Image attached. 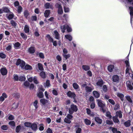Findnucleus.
Here are the masks:
<instances>
[{"label": "nucleus", "instance_id": "nucleus-41", "mask_svg": "<svg viewBox=\"0 0 133 133\" xmlns=\"http://www.w3.org/2000/svg\"><path fill=\"white\" fill-rule=\"evenodd\" d=\"M20 44L19 42L15 43L14 44V46L15 49H18L20 45Z\"/></svg>", "mask_w": 133, "mask_h": 133}, {"label": "nucleus", "instance_id": "nucleus-46", "mask_svg": "<svg viewBox=\"0 0 133 133\" xmlns=\"http://www.w3.org/2000/svg\"><path fill=\"white\" fill-rule=\"evenodd\" d=\"M21 35L23 39H26L27 38V36L26 35L24 34L23 33H21Z\"/></svg>", "mask_w": 133, "mask_h": 133}, {"label": "nucleus", "instance_id": "nucleus-8", "mask_svg": "<svg viewBox=\"0 0 133 133\" xmlns=\"http://www.w3.org/2000/svg\"><path fill=\"white\" fill-rule=\"evenodd\" d=\"M97 104L98 106L101 108H104L105 106V104L103 103L102 101L100 99H97Z\"/></svg>", "mask_w": 133, "mask_h": 133}, {"label": "nucleus", "instance_id": "nucleus-56", "mask_svg": "<svg viewBox=\"0 0 133 133\" xmlns=\"http://www.w3.org/2000/svg\"><path fill=\"white\" fill-rule=\"evenodd\" d=\"M0 57L2 58H4L6 57V55L3 52H0Z\"/></svg>", "mask_w": 133, "mask_h": 133}, {"label": "nucleus", "instance_id": "nucleus-33", "mask_svg": "<svg viewBox=\"0 0 133 133\" xmlns=\"http://www.w3.org/2000/svg\"><path fill=\"white\" fill-rule=\"evenodd\" d=\"M84 122L87 125H90L91 123L90 120L87 119H85L84 120Z\"/></svg>", "mask_w": 133, "mask_h": 133}, {"label": "nucleus", "instance_id": "nucleus-3", "mask_svg": "<svg viewBox=\"0 0 133 133\" xmlns=\"http://www.w3.org/2000/svg\"><path fill=\"white\" fill-rule=\"evenodd\" d=\"M61 29L63 33L65 32L66 29L67 31L68 32H70L72 31V29L71 27L67 24L61 26Z\"/></svg>", "mask_w": 133, "mask_h": 133}, {"label": "nucleus", "instance_id": "nucleus-35", "mask_svg": "<svg viewBox=\"0 0 133 133\" xmlns=\"http://www.w3.org/2000/svg\"><path fill=\"white\" fill-rule=\"evenodd\" d=\"M10 23L14 27H16L17 25V24L16 22L14 20H11L10 21Z\"/></svg>", "mask_w": 133, "mask_h": 133}, {"label": "nucleus", "instance_id": "nucleus-5", "mask_svg": "<svg viewBox=\"0 0 133 133\" xmlns=\"http://www.w3.org/2000/svg\"><path fill=\"white\" fill-rule=\"evenodd\" d=\"M56 6L57 8H58V14L60 15L62 14L63 13V11L60 3H56Z\"/></svg>", "mask_w": 133, "mask_h": 133}, {"label": "nucleus", "instance_id": "nucleus-26", "mask_svg": "<svg viewBox=\"0 0 133 133\" xmlns=\"http://www.w3.org/2000/svg\"><path fill=\"white\" fill-rule=\"evenodd\" d=\"M117 96L120 98V99L122 101H123L124 95L123 94L118 93L117 94Z\"/></svg>", "mask_w": 133, "mask_h": 133}, {"label": "nucleus", "instance_id": "nucleus-37", "mask_svg": "<svg viewBox=\"0 0 133 133\" xmlns=\"http://www.w3.org/2000/svg\"><path fill=\"white\" fill-rule=\"evenodd\" d=\"M3 10V12H5L6 13H9L10 12L8 8L7 7H4L2 8Z\"/></svg>", "mask_w": 133, "mask_h": 133}, {"label": "nucleus", "instance_id": "nucleus-1", "mask_svg": "<svg viewBox=\"0 0 133 133\" xmlns=\"http://www.w3.org/2000/svg\"><path fill=\"white\" fill-rule=\"evenodd\" d=\"M16 64L17 65H19L20 66L22 69H25V70H31L32 69V67L30 65L26 64L25 66V63L22 60L20 59L17 60V61Z\"/></svg>", "mask_w": 133, "mask_h": 133}, {"label": "nucleus", "instance_id": "nucleus-53", "mask_svg": "<svg viewBox=\"0 0 133 133\" xmlns=\"http://www.w3.org/2000/svg\"><path fill=\"white\" fill-rule=\"evenodd\" d=\"M16 8L17 9V11L19 13H20L22 11V8L20 6H19L17 7H16Z\"/></svg>", "mask_w": 133, "mask_h": 133}, {"label": "nucleus", "instance_id": "nucleus-54", "mask_svg": "<svg viewBox=\"0 0 133 133\" xmlns=\"http://www.w3.org/2000/svg\"><path fill=\"white\" fill-rule=\"evenodd\" d=\"M126 98L127 99L130 103H132V101L131 100V98L129 96H126Z\"/></svg>", "mask_w": 133, "mask_h": 133}, {"label": "nucleus", "instance_id": "nucleus-14", "mask_svg": "<svg viewBox=\"0 0 133 133\" xmlns=\"http://www.w3.org/2000/svg\"><path fill=\"white\" fill-rule=\"evenodd\" d=\"M28 51V52L30 54H33L34 53L35 51V47L33 46H31L29 49Z\"/></svg>", "mask_w": 133, "mask_h": 133}, {"label": "nucleus", "instance_id": "nucleus-15", "mask_svg": "<svg viewBox=\"0 0 133 133\" xmlns=\"http://www.w3.org/2000/svg\"><path fill=\"white\" fill-rule=\"evenodd\" d=\"M7 96L5 93H3L2 95L0 97V101L3 102L5 98H7Z\"/></svg>", "mask_w": 133, "mask_h": 133}, {"label": "nucleus", "instance_id": "nucleus-31", "mask_svg": "<svg viewBox=\"0 0 133 133\" xmlns=\"http://www.w3.org/2000/svg\"><path fill=\"white\" fill-rule=\"evenodd\" d=\"M130 121L128 120L127 121L125 122L124 123V125L126 127H128L130 125Z\"/></svg>", "mask_w": 133, "mask_h": 133}, {"label": "nucleus", "instance_id": "nucleus-48", "mask_svg": "<svg viewBox=\"0 0 133 133\" xmlns=\"http://www.w3.org/2000/svg\"><path fill=\"white\" fill-rule=\"evenodd\" d=\"M23 84L25 87H28L29 86L30 83L28 82L25 81L24 82Z\"/></svg>", "mask_w": 133, "mask_h": 133}, {"label": "nucleus", "instance_id": "nucleus-23", "mask_svg": "<svg viewBox=\"0 0 133 133\" xmlns=\"http://www.w3.org/2000/svg\"><path fill=\"white\" fill-rule=\"evenodd\" d=\"M50 10H45L44 13L45 17H48L50 14Z\"/></svg>", "mask_w": 133, "mask_h": 133}, {"label": "nucleus", "instance_id": "nucleus-16", "mask_svg": "<svg viewBox=\"0 0 133 133\" xmlns=\"http://www.w3.org/2000/svg\"><path fill=\"white\" fill-rule=\"evenodd\" d=\"M119 80V76L117 75H114L112 77V80L113 81L115 82H118Z\"/></svg>", "mask_w": 133, "mask_h": 133}, {"label": "nucleus", "instance_id": "nucleus-38", "mask_svg": "<svg viewBox=\"0 0 133 133\" xmlns=\"http://www.w3.org/2000/svg\"><path fill=\"white\" fill-rule=\"evenodd\" d=\"M39 69L40 70H43L44 69L41 63H38V64Z\"/></svg>", "mask_w": 133, "mask_h": 133}, {"label": "nucleus", "instance_id": "nucleus-59", "mask_svg": "<svg viewBox=\"0 0 133 133\" xmlns=\"http://www.w3.org/2000/svg\"><path fill=\"white\" fill-rule=\"evenodd\" d=\"M106 116L109 118H111V116L110 115V113L109 112H106Z\"/></svg>", "mask_w": 133, "mask_h": 133}, {"label": "nucleus", "instance_id": "nucleus-42", "mask_svg": "<svg viewBox=\"0 0 133 133\" xmlns=\"http://www.w3.org/2000/svg\"><path fill=\"white\" fill-rule=\"evenodd\" d=\"M81 129L78 127H77L75 129L76 133H81Z\"/></svg>", "mask_w": 133, "mask_h": 133}, {"label": "nucleus", "instance_id": "nucleus-10", "mask_svg": "<svg viewBox=\"0 0 133 133\" xmlns=\"http://www.w3.org/2000/svg\"><path fill=\"white\" fill-rule=\"evenodd\" d=\"M67 95L68 96L70 97L73 98L75 99L76 95L73 92H72L70 91H69L67 93Z\"/></svg>", "mask_w": 133, "mask_h": 133}, {"label": "nucleus", "instance_id": "nucleus-19", "mask_svg": "<svg viewBox=\"0 0 133 133\" xmlns=\"http://www.w3.org/2000/svg\"><path fill=\"white\" fill-rule=\"evenodd\" d=\"M120 1L124 2L126 3L127 2L128 4H130L133 5V0H119Z\"/></svg>", "mask_w": 133, "mask_h": 133}, {"label": "nucleus", "instance_id": "nucleus-21", "mask_svg": "<svg viewBox=\"0 0 133 133\" xmlns=\"http://www.w3.org/2000/svg\"><path fill=\"white\" fill-rule=\"evenodd\" d=\"M24 30L25 33H29L30 31L29 26L27 25H25L24 27Z\"/></svg>", "mask_w": 133, "mask_h": 133}, {"label": "nucleus", "instance_id": "nucleus-24", "mask_svg": "<svg viewBox=\"0 0 133 133\" xmlns=\"http://www.w3.org/2000/svg\"><path fill=\"white\" fill-rule=\"evenodd\" d=\"M82 68L83 70L85 71L89 70L90 68L89 66L86 65H83Z\"/></svg>", "mask_w": 133, "mask_h": 133}, {"label": "nucleus", "instance_id": "nucleus-7", "mask_svg": "<svg viewBox=\"0 0 133 133\" xmlns=\"http://www.w3.org/2000/svg\"><path fill=\"white\" fill-rule=\"evenodd\" d=\"M6 16L8 19L9 20H10L14 17V15L12 12H10L6 14Z\"/></svg>", "mask_w": 133, "mask_h": 133}, {"label": "nucleus", "instance_id": "nucleus-61", "mask_svg": "<svg viewBox=\"0 0 133 133\" xmlns=\"http://www.w3.org/2000/svg\"><path fill=\"white\" fill-rule=\"evenodd\" d=\"M1 129L3 130H6L8 129V127L6 125H3L1 126Z\"/></svg>", "mask_w": 133, "mask_h": 133}, {"label": "nucleus", "instance_id": "nucleus-45", "mask_svg": "<svg viewBox=\"0 0 133 133\" xmlns=\"http://www.w3.org/2000/svg\"><path fill=\"white\" fill-rule=\"evenodd\" d=\"M40 76L43 78H45V74L44 71L41 72L40 73Z\"/></svg>", "mask_w": 133, "mask_h": 133}, {"label": "nucleus", "instance_id": "nucleus-4", "mask_svg": "<svg viewBox=\"0 0 133 133\" xmlns=\"http://www.w3.org/2000/svg\"><path fill=\"white\" fill-rule=\"evenodd\" d=\"M69 110V113L70 114H72L74 112H76L77 111L78 108L77 107L76 105L72 104L71 105Z\"/></svg>", "mask_w": 133, "mask_h": 133}, {"label": "nucleus", "instance_id": "nucleus-17", "mask_svg": "<svg viewBox=\"0 0 133 133\" xmlns=\"http://www.w3.org/2000/svg\"><path fill=\"white\" fill-rule=\"evenodd\" d=\"M95 120L96 122L98 124H101L102 122V120L98 116H97L95 117Z\"/></svg>", "mask_w": 133, "mask_h": 133}, {"label": "nucleus", "instance_id": "nucleus-34", "mask_svg": "<svg viewBox=\"0 0 133 133\" xmlns=\"http://www.w3.org/2000/svg\"><path fill=\"white\" fill-rule=\"evenodd\" d=\"M114 68V66L113 65H110L108 66V69L110 72H112Z\"/></svg>", "mask_w": 133, "mask_h": 133}, {"label": "nucleus", "instance_id": "nucleus-6", "mask_svg": "<svg viewBox=\"0 0 133 133\" xmlns=\"http://www.w3.org/2000/svg\"><path fill=\"white\" fill-rule=\"evenodd\" d=\"M132 82L130 81H128L126 82V85L128 89L130 90L133 89V87L131 85Z\"/></svg>", "mask_w": 133, "mask_h": 133}, {"label": "nucleus", "instance_id": "nucleus-30", "mask_svg": "<svg viewBox=\"0 0 133 133\" xmlns=\"http://www.w3.org/2000/svg\"><path fill=\"white\" fill-rule=\"evenodd\" d=\"M113 120L114 122L116 123H119V120L118 119L117 117V116L113 117H112Z\"/></svg>", "mask_w": 133, "mask_h": 133}, {"label": "nucleus", "instance_id": "nucleus-25", "mask_svg": "<svg viewBox=\"0 0 133 133\" xmlns=\"http://www.w3.org/2000/svg\"><path fill=\"white\" fill-rule=\"evenodd\" d=\"M116 116L117 117H118L120 118H121L122 117V112L121 111H117L116 112Z\"/></svg>", "mask_w": 133, "mask_h": 133}, {"label": "nucleus", "instance_id": "nucleus-55", "mask_svg": "<svg viewBox=\"0 0 133 133\" xmlns=\"http://www.w3.org/2000/svg\"><path fill=\"white\" fill-rule=\"evenodd\" d=\"M9 124L11 126L14 127L15 125V123L14 121H10L9 123Z\"/></svg>", "mask_w": 133, "mask_h": 133}, {"label": "nucleus", "instance_id": "nucleus-13", "mask_svg": "<svg viewBox=\"0 0 133 133\" xmlns=\"http://www.w3.org/2000/svg\"><path fill=\"white\" fill-rule=\"evenodd\" d=\"M0 71L2 74L3 75H6L7 73V71L5 68H2L0 69Z\"/></svg>", "mask_w": 133, "mask_h": 133}, {"label": "nucleus", "instance_id": "nucleus-62", "mask_svg": "<svg viewBox=\"0 0 133 133\" xmlns=\"http://www.w3.org/2000/svg\"><path fill=\"white\" fill-rule=\"evenodd\" d=\"M71 115L72 114H68L66 117L68 118V119H69L70 120L72 119L73 118V116Z\"/></svg>", "mask_w": 133, "mask_h": 133}, {"label": "nucleus", "instance_id": "nucleus-49", "mask_svg": "<svg viewBox=\"0 0 133 133\" xmlns=\"http://www.w3.org/2000/svg\"><path fill=\"white\" fill-rule=\"evenodd\" d=\"M24 15L25 17L27 18L29 15L28 11L26 10L24 11Z\"/></svg>", "mask_w": 133, "mask_h": 133}, {"label": "nucleus", "instance_id": "nucleus-63", "mask_svg": "<svg viewBox=\"0 0 133 133\" xmlns=\"http://www.w3.org/2000/svg\"><path fill=\"white\" fill-rule=\"evenodd\" d=\"M108 101L109 103L112 105H114L115 104V102L114 100L112 99H108Z\"/></svg>", "mask_w": 133, "mask_h": 133}, {"label": "nucleus", "instance_id": "nucleus-60", "mask_svg": "<svg viewBox=\"0 0 133 133\" xmlns=\"http://www.w3.org/2000/svg\"><path fill=\"white\" fill-rule=\"evenodd\" d=\"M46 37L50 42L53 41V38L50 37L49 35H47Z\"/></svg>", "mask_w": 133, "mask_h": 133}, {"label": "nucleus", "instance_id": "nucleus-11", "mask_svg": "<svg viewBox=\"0 0 133 133\" xmlns=\"http://www.w3.org/2000/svg\"><path fill=\"white\" fill-rule=\"evenodd\" d=\"M94 89V87L92 86L90 87L86 86L85 87V90L87 92H91Z\"/></svg>", "mask_w": 133, "mask_h": 133}, {"label": "nucleus", "instance_id": "nucleus-44", "mask_svg": "<svg viewBox=\"0 0 133 133\" xmlns=\"http://www.w3.org/2000/svg\"><path fill=\"white\" fill-rule=\"evenodd\" d=\"M38 101L37 100H36L33 103V105L35 107L36 109H37L38 107Z\"/></svg>", "mask_w": 133, "mask_h": 133}, {"label": "nucleus", "instance_id": "nucleus-2", "mask_svg": "<svg viewBox=\"0 0 133 133\" xmlns=\"http://www.w3.org/2000/svg\"><path fill=\"white\" fill-rule=\"evenodd\" d=\"M129 54L127 57L126 58L127 60L125 61V63L126 65V67L127 68L126 69L125 71V75L126 76H129V75L130 74V73L132 72L130 68V65L129 63Z\"/></svg>", "mask_w": 133, "mask_h": 133}, {"label": "nucleus", "instance_id": "nucleus-12", "mask_svg": "<svg viewBox=\"0 0 133 133\" xmlns=\"http://www.w3.org/2000/svg\"><path fill=\"white\" fill-rule=\"evenodd\" d=\"M129 9L130 11V22L132 23V19L133 18V7L131 6H129Z\"/></svg>", "mask_w": 133, "mask_h": 133}, {"label": "nucleus", "instance_id": "nucleus-32", "mask_svg": "<svg viewBox=\"0 0 133 133\" xmlns=\"http://www.w3.org/2000/svg\"><path fill=\"white\" fill-rule=\"evenodd\" d=\"M73 86L74 88L75 89H78L79 87L78 85L76 83H74L73 84Z\"/></svg>", "mask_w": 133, "mask_h": 133}, {"label": "nucleus", "instance_id": "nucleus-50", "mask_svg": "<svg viewBox=\"0 0 133 133\" xmlns=\"http://www.w3.org/2000/svg\"><path fill=\"white\" fill-rule=\"evenodd\" d=\"M27 78L28 81L30 82H32L33 80L32 77H31L30 75H28L27 76Z\"/></svg>", "mask_w": 133, "mask_h": 133}, {"label": "nucleus", "instance_id": "nucleus-18", "mask_svg": "<svg viewBox=\"0 0 133 133\" xmlns=\"http://www.w3.org/2000/svg\"><path fill=\"white\" fill-rule=\"evenodd\" d=\"M30 127L31 128V129L33 130L36 131L37 129V125L35 123H33L31 124Z\"/></svg>", "mask_w": 133, "mask_h": 133}, {"label": "nucleus", "instance_id": "nucleus-39", "mask_svg": "<svg viewBox=\"0 0 133 133\" xmlns=\"http://www.w3.org/2000/svg\"><path fill=\"white\" fill-rule=\"evenodd\" d=\"M120 106L119 104L118 103H117L115 106L114 108V110H116L118 109H119V108Z\"/></svg>", "mask_w": 133, "mask_h": 133}, {"label": "nucleus", "instance_id": "nucleus-29", "mask_svg": "<svg viewBox=\"0 0 133 133\" xmlns=\"http://www.w3.org/2000/svg\"><path fill=\"white\" fill-rule=\"evenodd\" d=\"M40 101L42 104L44 105L48 102V100L44 99H40Z\"/></svg>", "mask_w": 133, "mask_h": 133}, {"label": "nucleus", "instance_id": "nucleus-43", "mask_svg": "<svg viewBox=\"0 0 133 133\" xmlns=\"http://www.w3.org/2000/svg\"><path fill=\"white\" fill-rule=\"evenodd\" d=\"M62 55L66 59H67L70 56V54H63Z\"/></svg>", "mask_w": 133, "mask_h": 133}, {"label": "nucleus", "instance_id": "nucleus-27", "mask_svg": "<svg viewBox=\"0 0 133 133\" xmlns=\"http://www.w3.org/2000/svg\"><path fill=\"white\" fill-rule=\"evenodd\" d=\"M65 38L68 39L69 41H71L72 40V37L70 35H66L65 36Z\"/></svg>", "mask_w": 133, "mask_h": 133}, {"label": "nucleus", "instance_id": "nucleus-28", "mask_svg": "<svg viewBox=\"0 0 133 133\" xmlns=\"http://www.w3.org/2000/svg\"><path fill=\"white\" fill-rule=\"evenodd\" d=\"M37 96L40 98H43V95L42 92L41 91H39L38 93L37 94Z\"/></svg>", "mask_w": 133, "mask_h": 133}, {"label": "nucleus", "instance_id": "nucleus-51", "mask_svg": "<svg viewBox=\"0 0 133 133\" xmlns=\"http://www.w3.org/2000/svg\"><path fill=\"white\" fill-rule=\"evenodd\" d=\"M64 121L66 123H70L71 122V120L68 119L67 117L65 118Z\"/></svg>", "mask_w": 133, "mask_h": 133}, {"label": "nucleus", "instance_id": "nucleus-9", "mask_svg": "<svg viewBox=\"0 0 133 133\" xmlns=\"http://www.w3.org/2000/svg\"><path fill=\"white\" fill-rule=\"evenodd\" d=\"M53 35L56 39L58 40L60 38L59 34L57 30L54 31Z\"/></svg>", "mask_w": 133, "mask_h": 133}, {"label": "nucleus", "instance_id": "nucleus-64", "mask_svg": "<svg viewBox=\"0 0 133 133\" xmlns=\"http://www.w3.org/2000/svg\"><path fill=\"white\" fill-rule=\"evenodd\" d=\"M106 123L107 124L111 125L113 124L111 120H107L106 121Z\"/></svg>", "mask_w": 133, "mask_h": 133}, {"label": "nucleus", "instance_id": "nucleus-40", "mask_svg": "<svg viewBox=\"0 0 133 133\" xmlns=\"http://www.w3.org/2000/svg\"><path fill=\"white\" fill-rule=\"evenodd\" d=\"M45 6L46 9L51 8H52L51 6L49 3H47L45 4Z\"/></svg>", "mask_w": 133, "mask_h": 133}, {"label": "nucleus", "instance_id": "nucleus-22", "mask_svg": "<svg viewBox=\"0 0 133 133\" xmlns=\"http://www.w3.org/2000/svg\"><path fill=\"white\" fill-rule=\"evenodd\" d=\"M93 94L94 96L96 98H98L99 97V92L96 91H93Z\"/></svg>", "mask_w": 133, "mask_h": 133}, {"label": "nucleus", "instance_id": "nucleus-52", "mask_svg": "<svg viewBox=\"0 0 133 133\" xmlns=\"http://www.w3.org/2000/svg\"><path fill=\"white\" fill-rule=\"evenodd\" d=\"M24 125L26 127H30L31 123L28 122H25L24 123Z\"/></svg>", "mask_w": 133, "mask_h": 133}, {"label": "nucleus", "instance_id": "nucleus-20", "mask_svg": "<svg viewBox=\"0 0 133 133\" xmlns=\"http://www.w3.org/2000/svg\"><path fill=\"white\" fill-rule=\"evenodd\" d=\"M103 84V81L101 78H100L96 83L97 86L99 87H102Z\"/></svg>", "mask_w": 133, "mask_h": 133}, {"label": "nucleus", "instance_id": "nucleus-58", "mask_svg": "<svg viewBox=\"0 0 133 133\" xmlns=\"http://www.w3.org/2000/svg\"><path fill=\"white\" fill-rule=\"evenodd\" d=\"M50 81L49 80H47L46 81L45 83V86L48 88H49L50 86Z\"/></svg>", "mask_w": 133, "mask_h": 133}, {"label": "nucleus", "instance_id": "nucleus-57", "mask_svg": "<svg viewBox=\"0 0 133 133\" xmlns=\"http://www.w3.org/2000/svg\"><path fill=\"white\" fill-rule=\"evenodd\" d=\"M19 81H24L25 79V78L24 76H21L19 77Z\"/></svg>", "mask_w": 133, "mask_h": 133}, {"label": "nucleus", "instance_id": "nucleus-36", "mask_svg": "<svg viewBox=\"0 0 133 133\" xmlns=\"http://www.w3.org/2000/svg\"><path fill=\"white\" fill-rule=\"evenodd\" d=\"M39 57L42 59H43L44 58V54L42 52H39L37 54Z\"/></svg>", "mask_w": 133, "mask_h": 133}, {"label": "nucleus", "instance_id": "nucleus-47", "mask_svg": "<svg viewBox=\"0 0 133 133\" xmlns=\"http://www.w3.org/2000/svg\"><path fill=\"white\" fill-rule=\"evenodd\" d=\"M21 126L20 125L17 126L16 128V132H19L21 130Z\"/></svg>", "mask_w": 133, "mask_h": 133}]
</instances>
